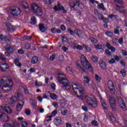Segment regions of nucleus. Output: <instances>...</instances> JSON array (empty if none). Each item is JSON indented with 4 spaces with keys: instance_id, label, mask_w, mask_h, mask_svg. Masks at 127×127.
Returning a JSON list of instances; mask_svg holds the SVG:
<instances>
[{
    "instance_id": "nucleus-61",
    "label": "nucleus",
    "mask_w": 127,
    "mask_h": 127,
    "mask_svg": "<svg viewBox=\"0 0 127 127\" xmlns=\"http://www.w3.org/2000/svg\"><path fill=\"white\" fill-rule=\"evenodd\" d=\"M31 105L33 108H35V107H36V102L33 100L31 102Z\"/></svg>"
},
{
    "instance_id": "nucleus-41",
    "label": "nucleus",
    "mask_w": 127,
    "mask_h": 127,
    "mask_svg": "<svg viewBox=\"0 0 127 127\" xmlns=\"http://www.w3.org/2000/svg\"><path fill=\"white\" fill-rule=\"evenodd\" d=\"M22 5L24 8H25V9H27V8H28V4H27V2L23 1L22 2Z\"/></svg>"
},
{
    "instance_id": "nucleus-64",
    "label": "nucleus",
    "mask_w": 127,
    "mask_h": 127,
    "mask_svg": "<svg viewBox=\"0 0 127 127\" xmlns=\"http://www.w3.org/2000/svg\"><path fill=\"white\" fill-rule=\"evenodd\" d=\"M3 127H12L13 126H11V124H10V123H6V124H5L4 125Z\"/></svg>"
},
{
    "instance_id": "nucleus-20",
    "label": "nucleus",
    "mask_w": 127,
    "mask_h": 127,
    "mask_svg": "<svg viewBox=\"0 0 127 127\" xmlns=\"http://www.w3.org/2000/svg\"><path fill=\"white\" fill-rule=\"evenodd\" d=\"M106 47L109 50H111L112 52H116V48L115 47L112 46L111 44L109 42H107L106 44Z\"/></svg>"
},
{
    "instance_id": "nucleus-54",
    "label": "nucleus",
    "mask_w": 127,
    "mask_h": 127,
    "mask_svg": "<svg viewBox=\"0 0 127 127\" xmlns=\"http://www.w3.org/2000/svg\"><path fill=\"white\" fill-rule=\"evenodd\" d=\"M82 46L83 48H85V49H86V51H90V50H91V49L89 47L86 46V45H83Z\"/></svg>"
},
{
    "instance_id": "nucleus-7",
    "label": "nucleus",
    "mask_w": 127,
    "mask_h": 127,
    "mask_svg": "<svg viewBox=\"0 0 127 127\" xmlns=\"http://www.w3.org/2000/svg\"><path fill=\"white\" fill-rule=\"evenodd\" d=\"M10 12L13 16H20L21 10L17 6H13L10 8Z\"/></svg>"
},
{
    "instance_id": "nucleus-39",
    "label": "nucleus",
    "mask_w": 127,
    "mask_h": 127,
    "mask_svg": "<svg viewBox=\"0 0 127 127\" xmlns=\"http://www.w3.org/2000/svg\"><path fill=\"white\" fill-rule=\"evenodd\" d=\"M13 126L12 127H20V124L18 123V122L14 121L13 122Z\"/></svg>"
},
{
    "instance_id": "nucleus-56",
    "label": "nucleus",
    "mask_w": 127,
    "mask_h": 127,
    "mask_svg": "<svg viewBox=\"0 0 127 127\" xmlns=\"http://www.w3.org/2000/svg\"><path fill=\"white\" fill-rule=\"evenodd\" d=\"M94 46L96 49H102V45H94Z\"/></svg>"
},
{
    "instance_id": "nucleus-35",
    "label": "nucleus",
    "mask_w": 127,
    "mask_h": 127,
    "mask_svg": "<svg viewBox=\"0 0 127 127\" xmlns=\"http://www.w3.org/2000/svg\"><path fill=\"white\" fill-rule=\"evenodd\" d=\"M50 97L52 100H56L57 99V95L55 93H50Z\"/></svg>"
},
{
    "instance_id": "nucleus-12",
    "label": "nucleus",
    "mask_w": 127,
    "mask_h": 127,
    "mask_svg": "<svg viewBox=\"0 0 127 127\" xmlns=\"http://www.w3.org/2000/svg\"><path fill=\"white\" fill-rule=\"evenodd\" d=\"M1 111H5L7 114H11L12 113V111L11 110V109H10V107L7 105H5L4 107L2 106L0 107V112H1Z\"/></svg>"
},
{
    "instance_id": "nucleus-44",
    "label": "nucleus",
    "mask_w": 127,
    "mask_h": 127,
    "mask_svg": "<svg viewBox=\"0 0 127 127\" xmlns=\"http://www.w3.org/2000/svg\"><path fill=\"white\" fill-rule=\"evenodd\" d=\"M36 87H40L42 86V82H37V80L35 81V84Z\"/></svg>"
},
{
    "instance_id": "nucleus-34",
    "label": "nucleus",
    "mask_w": 127,
    "mask_h": 127,
    "mask_svg": "<svg viewBox=\"0 0 127 127\" xmlns=\"http://www.w3.org/2000/svg\"><path fill=\"white\" fill-rule=\"evenodd\" d=\"M66 73L68 74H72L73 73V71L72 70V68L69 66H67L66 67Z\"/></svg>"
},
{
    "instance_id": "nucleus-15",
    "label": "nucleus",
    "mask_w": 127,
    "mask_h": 127,
    "mask_svg": "<svg viewBox=\"0 0 127 127\" xmlns=\"http://www.w3.org/2000/svg\"><path fill=\"white\" fill-rule=\"evenodd\" d=\"M48 27H47L44 24L40 23L39 24V29L41 32H45L47 30Z\"/></svg>"
},
{
    "instance_id": "nucleus-59",
    "label": "nucleus",
    "mask_w": 127,
    "mask_h": 127,
    "mask_svg": "<svg viewBox=\"0 0 127 127\" xmlns=\"http://www.w3.org/2000/svg\"><path fill=\"white\" fill-rule=\"evenodd\" d=\"M103 22H105V23H108L110 19H109L108 18H105V17L103 18V19H102Z\"/></svg>"
},
{
    "instance_id": "nucleus-19",
    "label": "nucleus",
    "mask_w": 127,
    "mask_h": 127,
    "mask_svg": "<svg viewBox=\"0 0 127 127\" xmlns=\"http://www.w3.org/2000/svg\"><path fill=\"white\" fill-rule=\"evenodd\" d=\"M0 69L2 72H5V69H8V65L6 64H2V65H0Z\"/></svg>"
},
{
    "instance_id": "nucleus-40",
    "label": "nucleus",
    "mask_w": 127,
    "mask_h": 127,
    "mask_svg": "<svg viewBox=\"0 0 127 127\" xmlns=\"http://www.w3.org/2000/svg\"><path fill=\"white\" fill-rule=\"evenodd\" d=\"M21 126L22 127H27L28 124H27V122L25 121H22L21 123Z\"/></svg>"
},
{
    "instance_id": "nucleus-37",
    "label": "nucleus",
    "mask_w": 127,
    "mask_h": 127,
    "mask_svg": "<svg viewBox=\"0 0 127 127\" xmlns=\"http://www.w3.org/2000/svg\"><path fill=\"white\" fill-rule=\"evenodd\" d=\"M92 60L94 63H98V57H96L95 56H92Z\"/></svg>"
},
{
    "instance_id": "nucleus-3",
    "label": "nucleus",
    "mask_w": 127,
    "mask_h": 127,
    "mask_svg": "<svg viewBox=\"0 0 127 127\" xmlns=\"http://www.w3.org/2000/svg\"><path fill=\"white\" fill-rule=\"evenodd\" d=\"M0 85L1 90L4 92H8L12 89L13 87V82L12 80L8 79L7 80L5 79H2L0 81Z\"/></svg>"
},
{
    "instance_id": "nucleus-26",
    "label": "nucleus",
    "mask_w": 127,
    "mask_h": 127,
    "mask_svg": "<svg viewBox=\"0 0 127 127\" xmlns=\"http://www.w3.org/2000/svg\"><path fill=\"white\" fill-rule=\"evenodd\" d=\"M100 101H101L102 107H103V108L106 110H108V108H107V104L105 103V101H104V100L102 99H101Z\"/></svg>"
},
{
    "instance_id": "nucleus-33",
    "label": "nucleus",
    "mask_w": 127,
    "mask_h": 127,
    "mask_svg": "<svg viewBox=\"0 0 127 127\" xmlns=\"http://www.w3.org/2000/svg\"><path fill=\"white\" fill-rule=\"evenodd\" d=\"M109 116L112 122H116V118L114 117V115H113V113L110 112L109 113Z\"/></svg>"
},
{
    "instance_id": "nucleus-32",
    "label": "nucleus",
    "mask_w": 127,
    "mask_h": 127,
    "mask_svg": "<svg viewBox=\"0 0 127 127\" xmlns=\"http://www.w3.org/2000/svg\"><path fill=\"white\" fill-rule=\"evenodd\" d=\"M89 40L92 42V43H98V40L95 39L93 37H89Z\"/></svg>"
},
{
    "instance_id": "nucleus-55",
    "label": "nucleus",
    "mask_w": 127,
    "mask_h": 127,
    "mask_svg": "<svg viewBox=\"0 0 127 127\" xmlns=\"http://www.w3.org/2000/svg\"><path fill=\"white\" fill-rule=\"evenodd\" d=\"M0 59L3 62H4L5 61V58H4V55H0Z\"/></svg>"
},
{
    "instance_id": "nucleus-28",
    "label": "nucleus",
    "mask_w": 127,
    "mask_h": 127,
    "mask_svg": "<svg viewBox=\"0 0 127 127\" xmlns=\"http://www.w3.org/2000/svg\"><path fill=\"white\" fill-rule=\"evenodd\" d=\"M98 6L99 9H102L104 11H106L107 10V9L105 7L103 3L99 4Z\"/></svg>"
},
{
    "instance_id": "nucleus-50",
    "label": "nucleus",
    "mask_w": 127,
    "mask_h": 127,
    "mask_svg": "<svg viewBox=\"0 0 127 127\" xmlns=\"http://www.w3.org/2000/svg\"><path fill=\"white\" fill-rule=\"evenodd\" d=\"M67 31L70 33V35H74V31L72 30L71 28H68Z\"/></svg>"
},
{
    "instance_id": "nucleus-14",
    "label": "nucleus",
    "mask_w": 127,
    "mask_h": 127,
    "mask_svg": "<svg viewBox=\"0 0 127 127\" xmlns=\"http://www.w3.org/2000/svg\"><path fill=\"white\" fill-rule=\"evenodd\" d=\"M24 105V101L23 100L19 101V103L16 105V110L18 112H20L22 110L23 105Z\"/></svg>"
},
{
    "instance_id": "nucleus-38",
    "label": "nucleus",
    "mask_w": 127,
    "mask_h": 127,
    "mask_svg": "<svg viewBox=\"0 0 127 127\" xmlns=\"http://www.w3.org/2000/svg\"><path fill=\"white\" fill-rule=\"evenodd\" d=\"M121 74H122L123 77H126V74H127V71H126V69H123L120 71Z\"/></svg>"
},
{
    "instance_id": "nucleus-42",
    "label": "nucleus",
    "mask_w": 127,
    "mask_h": 127,
    "mask_svg": "<svg viewBox=\"0 0 127 127\" xmlns=\"http://www.w3.org/2000/svg\"><path fill=\"white\" fill-rule=\"evenodd\" d=\"M25 113L27 116H30V114H31V112L29 109H26L25 110Z\"/></svg>"
},
{
    "instance_id": "nucleus-13",
    "label": "nucleus",
    "mask_w": 127,
    "mask_h": 127,
    "mask_svg": "<svg viewBox=\"0 0 127 127\" xmlns=\"http://www.w3.org/2000/svg\"><path fill=\"white\" fill-rule=\"evenodd\" d=\"M118 104L120 105L121 109L124 111H127V107H126V104H125V101L123 99H119L118 100Z\"/></svg>"
},
{
    "instance_id": "nucleus-10",
    "label": "nucleus",
    "mask_w": 127,
    "mask_h": 127,
    "mask_svg": "<svg viewBox=\"0 0 127 127\" xmlns=\"http://www.w3.org/2000/svg\"><path fill=\"white\" fill-rule=\"evenodd\" d=\"M3 26L4 27H6L7 30L10 31V32H13L14 30H15V28L13 27V25H11L10 23L7 22H4L3 23Z\"/></svg>"
},
{
    "instance_id": "nucleus-36",
    "label": "nucleus",
    "mask_w": 127,
    "mask_h": 127,
    "mask_svg": "<svg viewBox=\"0 0 127 127\" xmlns=\"http://www.w3.org/2000/svg\"><path fill=\"white\" fill-rule=\"evenodd\" d=\"M119 28H120V27L117 26L114 29V33H115V34H117L118 35H120V31H119Z\"/></svg>"
},
{
    "instance_id": "nucleus-51",
    "label": "nucleus",
    "mask_w": 127,
    "mask_h": 127,
    "mask_svg": "<svg viewBox=\"0 0 127 127\" xmlns=\"http://www.w3.org/2000/svg\"><path fill=\"white\" fill-rule=\"evenodd\" d=\"M56 57V55H55V54H53L52 56H51L50 58V60L51 61H53L54 59H55Z\"/></svg>"
},
{
    "instance_id": "nucleus-5",
    "label": "nucleus",
    "mask_w": 127,
    "mask_h": 127,
    "mask_svg": "<svg viewBox=\"0 0 127 127\" xmlns=\"http://www.w3.org/2000/svg\"><path fill=\"white\" fill-rule=\"evenodd\" d=\"M85 101L87 105H88V106H90V107H92V108H96V107H98L97 101H96V99L94 98L86 96L85 98Z\"/></svg>"
},
{
    "instance_id": "nucleus-4",
    "label": "nucleus",
    "mask_w": 127,
    "mask_h": 127,
    "mask_svg": "<svg viewBox=\"0 0 127 127\" xmlns=\"http://www.w3.org/2000/svg\"><path fill=\"white\" fill-rule=\"evenodd\" d=\"M57 80L62 88H64L66 90H69L71 88L70 84H69V81L66 77L60 76L58 77Z\"/></svg>"
},
{
    "instance_id": "nucleus-52",
    "label": "nucleus",
    "mask_w": 127,
    "mask_h": 127,
    "mask_svg": "<svg viewBox=\"0 0 127 127\" xmlns=\"http://www.w3.org/2000/svg\"><path fill=\"white\" fill-rule=\"evenodd\" d=\"M98 19H99L100 20H103L104 17V15H103V14L99 13L98 15Z\"/></svg>"
},
{
    "instance_id": "nucleus-45",
    "label": "nucleus",
    "mask_w": 127,
    "mask_h": 127,
    "mask_svg": "<svg viewBox=\"0 0 127 127\" xmlns=\"http://www.w3.org/2000/svg\"><path fill=\"white\" fill-rule=\"evenodd\" d=\"M11 40V38L8 36H5L4 37V41L5 42H9V41H10Z\"/></svg>"
},
{
    "instance_id": "nucleus-23",
    "label": "nucleus",
    "mask_w": 127,
    "mask_h": 127,
    "mask_svg": "<svg viewBox=\"0 0 127 127\" xmlns=\"http://www.w3.org/2000/svg\"><path fill=\"white\" fill-rule=\"evenodd\" d=\"M109 102L110 103V105L112 106H116V100L113 97H110L109 98Z\"/></svg>"
},
{
    "instance_id": "nucleus-47",
    "label": "nucleus",
    "mask_w": 127,
    "mask_h": 127,
    "mask_svg": "<svg viewBox=\"0 0 127 127\" xmlns=\"http://www.w3.org/2000/svg\"><path fill=\"white\" fill-rule=\"evenodd\" d=\"M44 1L45 3H47V4H50L51 3H52L53 1H54V0H44Z\"/></svg>"
},
{
    "instance_id": "nucleus-46",
    "label": "nucleus",
    "mask_w": 127,
    "mask_h": 127,
    "mask_svg": "<svg viewBox=\"0 0 127 127\" xmlns=\"http://www.w3.org/2000/svg\"><path fill=\"white\" fill-rule=\"evenodd\" d=\"M62 42H63V43H64V42H68V39L66 38L65 36H62Z\"/></svg>"
},
{
    "instance_id": "nucleus-25",
    "label": "nucleus",
    "mask_w": 127,
    "mask_h": 127,
    "mask_svg": "<svg viewBox=\"0 0 127 127\" xmlns=\"http://www.w3.org/2000/svg\"><path fill=\"white\" fill-rule=\"evenodd\" d=\"M99 65L101 68H102V69H103V70H105L107 68V64H106V63L104 62H100Z\"/></svg>"
},
{
    "instance_id": "nucleus-31",
    "label": "nucleus",
    "mask_w": 127,
    "mask_h": 127,
    "mask_svg": "<svg viewBox=\"0 0 127 127\" xmlns=\"http://www.w3.org/2000/svg\"><path fill=\"white\" fill-rule=\"evenodd\" d=\"M61 5V3H60V2H59V1L58 2V6L56 5L54 7V9L55 11H58L59 8L61 7V6H60Z\"/></svg>"
},
{
    "instance_id": "nucleus-16",
    "label": "nucleus",
    "mask_w": 127,
    "mask_h": 127,
    "mask_svg": "<svg viewBox=\"0 0 127 127\" xmlns=\"http://www.w3.org/2000/svg\"><path fill=\"white\" fill-rule=\"evenodd\" d=\"M76 5L77 6H80V2L79 1H76L75 3H70L69 4V6H70V8L71 10H75V6Z\"/></svg>"
},
{
    "instance_id": "nucleus-49",
    "label": "nucleus",
    "mask_w": 127,
    "mask_h": 127,
    "mask_svg": "<svg viewBox=\"0 0 127 127\" xmlns=\"http://www.w3.org/2000/svg\"><path fill=\"white\" fill-rule=\"evenodd\" d=\"M92 126H94V127H97L99 125V123L97 121H93L91 122Z\"/></svg>"
},
{
    "instance_id": "nucleus-11",
    "label": "nucleus",
    "mask_w": 127,
    "mask_h": 127,
    "mask_svg": "<svg viewBox=\"0 0 127 127\" xmlns=\"http://www.w3.org/2000/svg\"><path fill=\"white\" fill-rule=\"evenodd\" d=\"M85 76H83V84L86 87H89L90 86V78L88 77V71L85 72Z\"/></svg>"
},
{
    "instance_id": "nucleus-43",
    "label": "nucleus",
    "mask_w": 127,
    "mask_h": 127,
    "mask_svg": "<svg viewBox=\"0 0 127 127\" xmlns=\"http://www.w3.org/2000/svg\"><path fill=\"white\" fill-rule=\"evenodd\" d=\"M58 10H63L64 13H66L67 10L65 9L64 6H61V7L59 8Z\"/></svg>"
},
{
    "instance_id": "nucleus-27",
    "label": "nucleus",
    "mask_w": 127,
    "mask_h": 127,
    "mask_svg": "<svg viewBox=\"0 0 127 127\" xmlns=\"http://www.w3.org/2000/svg\"><path fill=\"white\" fill-rule=\"evenodd\" d=\"M74 33L77 35L78 37H81L82 35V31L79 29L74 30Z\"/></svg>"
},
{
    "instance_id": "nucleus-63",
    "label": "nucleus",
    "mask_w": 127,
    "mask_h": 127,
    "mask_svg": "<svg viewBox=\"0 0 127 127\" xmlns=\"http://www.w3.org/2000/svg\"><path fill=\"white\" fill-rule=\"evenodd\" d=\"M4 40V37H3V35L1 34L0 35V41H3Z\"/></svg>"
},
{
    "instance_id": "nucleus-62",
    "label": "nucleus",
    "mask_w": 127,
    "mask_h": 127,
    "mask_svg": "<svg viewBox=\"0 0 127 127\" xmlns=\"http://www.w3.org/2000/svg\"><path fill=\"white\" fill-rule=\"evenodd\" d=\"M18 53H19V54H24V51H23V50H22V49H19L18 50Z\"/></svg>"
},
{
    "instance_id": "nucleus-21",
    "label": "nucleus",
    "mask_w": 127,
    "mask_h": 127,
    "mask_svg": "<svg viewBox=\"0 0 127 127\" xmlns=\"http://www.w3.org/2000/svg\"><path fill=\"white\" fill-rule=\"evenodd\" d=\"M11 101L13 103H15V102H17V101H19V95L18 93H17V96H13L11 98Z\"/></svg>"
},
{
    "instance_id": "nucleus-8",
    "label": "nucleus",
    "mask_w": 127,
    "mask_h": 127,
    "mask_svg": "<svg viewBox=\"0 0 127 127\" xmlns=\"http://www.w3.org/2000/svg\"><path fill=\"white\" fill-rule=\"evenodd\" d=\"M5 49L6 52H5V55L7 57H9L10 56V54H12L13 52L15 51V49H14V47H11V46L9 44L5 46Z\"/></svg>"
},
{
    "instance_id": "nucleus-22",
    "label": "nucleus",
    "mask_w": 127,
    "mask_h": 127,
    "mask_svg": "<svg viewBox=\"0 0 127 127\" xmlns=\"http://www.w3.org/2000/svg\"><path fill=\"white\" fill-rule=\"evenodd\" d=\"M14 64H15L16 66H17V67H19V68L21 67V66H22V64L19 63V59L17 58L14 60Z\"/></svg>"
},
{
    "instance_id": "nucleus-30",
    "label": "nucleus",
    "mask_w": 127,
    "mask_h": 127,
    "mask_svg": "<svg viewBox=\"0 0 127 127\" xmlns=\"http://www.w3.org/2000/svg\"><path fill=\"white\" fill-rule=\"evenodd\" d=\"M105 34L108 36V37H114V33L110 32L109 31H106L105 32Z\"/></svg>"
},
{
    "instance_id": "nucleus-1",
    "label": "nucleus",
    "mask_w": 127,
    "mask_h": 127,
    "mask_svg": "<svg viewBox=\"0 0 127 127\" xmlns=\"http://www.w3.org/2000/svg\"><path fill=\"white\" fill-rule=\"evenodd\" d=\"M80 61H77L76 62L77 67L80 68L85 73H87L88 71L92 72L93 71V67L90 63H89V61L87 60L86 57L82 55L80 57Z\"/></svg>"
},
{
    "instance_id": "nucleus-17",
    "label": "nucleus",
    "mask_w": 127,
    "mask_h": 127,
    "mask_svg": "<svg viewBox=\"0 0 127 127\" xmlns=\"http://www.w3.org/2000/svg\"><path fill=\"white\" fill-rule=\"evenodd\" d=\"M2 118H3V122H5V123H6L9 121V117H8L6 114L2 113L0 114V119H1Z\"/></svg>"
},
{
    "instance_id": "nucleus-24",
    "label": "nucleus",
    "mask_w": 127,
    "mask_h": 127,
    "mask_svg": "<svg viewBox=\"0 0 127 127\" xmlns=\"http://www.w3.org/2000/svg\"><path fill=\"white\" fill-rule=\"evenodd\" d=\"M31 62L32 64H36L38 62V57L34 56L32 58Z\"/></svg>"
},
{
    "instance_id": "nucleus-9",
    "label": "nucleus",
    "mask_w": 127,
    "mask_h": 127,
    "mask_svg": "<svg viewBox=\"0 0 127 127\" xmlns=\"http://www.w3.org/2000/svg\"><path fill=\"white\" fill-rule=\"evenodd\" d=\"M115 8L116 10H117V11H118V12H120V13H121L124 15H126V14H127V11L125 7L116 4L115 5Z\"/></svg>"
},
{
    "instance_id": "nucleus-6",
    "label": "nucleus",
    "mask_w": 127,
    "mask_h": 127,
    "mask_svg": "<svg viewBox=\"0 0 127 127\" xmlns=\"http://www.w3.org/2000/svg\"><path fill=\"white\" fill-rule=\"evenodd\" d=\"M31 7L33 12L36 13L38 16H41L42 15V10H41V8L37 5V4H32Z\"/></svg>"
},
{
    "instance_id": "nucleus-48",
    "label": "nucleus",
    "mask_w": 127,
    "mask_h": 127,
    "mask_svg": "<svg viewBox=\"0 0 127 127\" xmlns=\"http://www.w3.org/2000/svg\"><path fill=\"white\" fill-rule=\"evenodd\" d=\"M95 79H96L97 82H98V83H99V82L101 81V78L97 74H95Z\"/></svg>"
},
{
    "instance_id": "nucleus-60",
    "label": "nucleus",
    "mask_w": 127,
    "mask_h": 127,
    "mask_svg": "<svg viewBox=\"0 0 127 127\" xmlns=\"http://www.w3.org/2000/svg\"><path fill=\"white\" fill-rule=\"evenodd\" d=\"M105 53L108 55V56H111L112 55V54L111 53V52L109 50H106L105 51Z\"/></svg>"
},
{
    "instance_id": "nucleus-57",
    "label": "nucleus",
    "mask_w": 127,
    "mask_h": 127,
    "mask_svg": "<svg viewBox=\"0 0 127 127\" xmlns=\"http://www.w3.org/2000/svg\"><path fill=\"white\" fill-rule=\"evenodd\" d=\"M68 112L67 110H62L61 114L63 115V116H65V115L67 114V113Z\"/></svg>"
},
{
    "instance_id": "nucleus-18",
    "label": "nucleus",
    "mask_w": 127,
    "mask_h": 127,
    "mask_svg": "<svg viewBox=\"0 0 127 127\" xmlns=\"http://www.w3.org/2000/svg\"><path fill=\"white\" fill-rule=\"evenodd\" d=\"M62 122L61 118L59 117H57V118H55L54 120V123L56 126H60V125Z\"/></svg>"
},
{
    "instance_id": "nucleus-2",
    "label": "nucleus",
    "mask_w": 127,
    "mask_h": 127,
    "mask_svg": "<svg viewBox=\"0 0 127 127\" xmlns=\"http://www.w3.org/2000/svg\"><path fill=\"white\" fill-rule=\"evenodd\" d=\"M72 89L74 93L76 95V97L80 100L84 99L85 95V89L81 86H80L78 83H73L72 84Z\"/></svg>"
},
{
    "instance_id": "nucleus-53",
    "label": "nucleus",
    "mask_w": 127,
    "mask_h": 127,
    "mask_svg": "<svg viewBox=\"0 0 127 127\" xmlns=\"http://www.w3.org/2000/svg\"><path fill=\"white\" fill-rule=\"evenodd\" d=\"M108 63H109V64H113V63H116V61H115V59H114V58H112L110 60L108 61Z\"/></svg>"
},
{
    "instance_id": "nucleus-58",
    "label": "nucleus",
    "mask_w": 127,
    "mask_h": 127,
    "mask_svg": "<svg viewBox=\"0 0 127 127\" xmlns=\"http://www.w3.org/2000/svg\"><path fill=\"white\" fill-rule=\"evenodd\" d=\"M31 47L30 43H27L25 44V48L26 49H29Z\"/></svg>"
},
{
    "instance_id": "nucleus-29",
    "label": "nucleus",
    "mask_w": 127,
    "mask_h": 127,
    "mask_svg": "<svg viewBox=\"0 0 127 127\" xmlns=\"http://www.w3.org/2000/svg\"><path fill=\"white\" fill-rule=\"evenodd\" d=\"M30 23L31 24H35L36 23V17L34 16H33L31 18Z\"/></svg>"
}]
</instances>
